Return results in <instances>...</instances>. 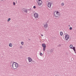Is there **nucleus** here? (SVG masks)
<instances>
[{"label": "nucleus", "mask_w": 76, "mask_h": 76, "mask_svg": "<svg viewBox=\"0 0 76 76\" xmlns=\"http://www.w3.org/2000/svg\"><path fill=\"white\" fill-rule=\"evenodd\" d=\"M40 56H42V53H40Z\"/></svg>", "instance_id": "obj_22"}, {"label": "nucleus", "mask_w": 76, "mask_h": 76, "mask_svg": "<svg viewBox=\"0 0 76 76\" xmlns=\"http://www.w3.org/2000/svg\"><path fill=\"white\" fill-rule=\"evenodd\" d=\"M69 29L70 30H72V27H70Z\"/></svg>", "instance_id": "obj_21"}, {"label": "nucleus", "mask_w": 76, "mask_h": 76, "mask_svg": "<svg viewBox=\"0 0 76 76\" xmlns=\"http://www.w3.org/2000/svg\"><path fill=\"white\" fill-rule=\"evenodd\" d=\"M29 40H30V39H29Z\"/></svg>", "instance_id": "obj_30"}, {"label": "nucleus", "mask_w": 76, "mask_h": 76, "mask_svg": "<svg viewBox=\"0 0 76 76\" xmlns=\"http://www.w3.org/2000/svg\"><path fill=\"white\" fill-rule=\"evenodd\" d=\"M13 5L14 6H15V2H13Z\"/></svg>", "instance_id": "obj_19"}, {"label": "nucleus", "mask_w": 76, "mask_h": 76, "mask_svg": "<svg viewBox=\"0 0 76 76\" xmlns=\"http://www.w3.org/2000/svg\"><path fill=\"white\" fill-rule=\"evenodd\" d=\"M32 58H31L30 57H29V62H31L32 61Z\"/></svg>", "instance_id": "obj_11"}, {"label": "nucleus", "mask_w": 76, "mask_h": 76, "mask_svg": "<svg viewBox=\"0 0 76 76\" xmlns=\"http://www.w3.org/2000/svg\"><path fill=\"white\" fill-rule=\"evenodd\" d=\"M34 9H36V6H34L33 7Z\"/></svg>", "instance_id": "obj_20"}, {"label": "nucleus", "mask_w": 76, "mask_h": 76, "mask_svg": "<svg viewBox=\"0 0 76 76\" xmlns=\"http://www.w3.org/2000/svg\"><path fill=\"white\" fill-rule=\"evenodd\" d=\"M42 3V2L41 0H38L37 1V4L38 6H41Z\"/></svg>", "instance_id": "obj_4"}, {"label": "nucleus", "mask_w": 76, "mask_h": 76, "mask_svg": "<svg viewBox=\"0 0 76 76\" xmlns=\"http://www.w3.org/2000/svg\"><path fill=\"white\" fill-rule=\"evenodd\" d=\"M13 46V45H12V44L11 43H10L9 44V46L10 47H12V46Z\"/></svg>", "instance_id": "obj_12"}, {"label": "nucleus", "mask_w": 76, "mask_h": 76, "mask_svg": "<svg viewBox=\"0 0 76 76\" xmlns=\"http://www.w3.org/2000/svg\"><path fill=\"white\" fill-rule=\"evenodd\" d=\"M10 18H9L8 20V22H9V21H10Z\"/></svg>", "instance_id": "obj_17"}, {"label": "nucleus", "mask_w": 76, "mask_h": 76, "mask_svg": "<svg viewBox=\"0 0 76 76\" xmlns=\"http://www.w3.org/2000/svg\"><path fill=\"white\" fill-rule=\"evenodd\" d=\"M51 3L50 2H49L48 4V7H51Z\"/></svg>", "instance_id": "obj_8"}, {"label": "nucleus", "mask_w": 76, "mask_h": 76, "mask_svg": "<svg viewBox=\"0 0 76 76\" xmlns=\"http://www.w3.org/2000/svg\"><path fill=\"white\" fill-rule=\"evenodd\" d=\"M23 44H24V42H21V45H23Z\"/></svg>", "instance_id": "obj_16"}, {"label": "nucleus", "mask_w": 76, "mask_h": 76, "mask_svg": "<svg viewBox=\"0 0 76 76\" xmlns=\"http://www.w3.org/2000/svg\"><path fill=\"white\" fill-rule=\"evenodd\" d=\"M58 47H61V45H58Z\"/></svg>", "instance_id": "obj_24"}, {"label": "nucleus", "mask_w": 76, "mask_h": 76, "mask_svg": "<svg viewBox=\"0 0 76 76\" xmlns=\"http://www.w3.org/2000/svg\"><path fill=\"white\" fill-rule=\"evenodd\" d=\"M20 49H22V48H23V47H22V46H20Z\"/></svg>", "instance_id": "obj_18"}, {"label": "nucleus", "mask_w": 76, "mask_h": 76, "mask_svg": "<svg viewBox=\"0 0 76 76\" xmlns=\"http://www.w3.org/2000/svg\"><path fill=\"white\" fill-rule=\"evenodd\" d=\"M23 10H24L25 12H26V13H27V12H28V10L25 8L23 9Z\"/></svg>", "instance_id": "obj_9"}, {"label": "nucleus", "mask_w": 76, "mask_h": 76, "mask_svg": "<svg viewBox=\"0 0 76 76\" xmlns=\"http://www.w3.org/2000/svg\"><path fill=\"white\" fill-rule=\"evenodd\" d=\"M54 15L55 17H59L60 16V14H59V12H54Z\"/></svg>", "instance_id": "obj_2"}, {"label": "nucleus", "mask_w": 76, "mask_h": 76, "mask_svg": "<svg viewBox=\"0 0 76 76\" xmlns=\"http://www.w3.org/2000/svg\"><path fill=\"white\" fill-rule=\"evenodd\" d=\"M42 47H43V51H45V48H46V45H45V44H42Z\"/></svg>", "instance_id": "obj_3"}, {"label": "nucleus", "mask_w": 76, "mask_h": 76, "mask_svg": "<svg viewBox=\"0 0 76 76\" xmlns=\"http://www.w3.org/2000/svg\"><path fill=\"white\" fill-rule=\"evenodd\" d=\"M28 60H29V58H28Z\"/></svg>", "instance_id": "obj_28"}, {"label": "nucleus", "mask_w": 76, "mask_h": 76, "mask_svg": "<svg viewBox=\"0 0 76 76\" xmlns=\"http://www.w3.org/2000/svg\"><path fill=\"white\" fill-rule=\"evenodd\" d=\"M65 39L66 40H68L69 39V36L68 34H66L65 36Z\"/></svg>", "instance_id": "obj_5"}, {"label": "nucleus", "mask_w": 76, "mask_h": 76, "mask_svg": "<svg viewBox=\"0 0 76 76\" xmlns=\"http://www.w3.org/2000/svg\"><path fill=\"white\" fill-rule=\"evenodd\" d=\"M34 16L35 18H37L38 17V14L35 13L34 14Z\"/></svg>", "instance_id": "obj_7"}, {"label": "nucleus", "mask_w": 76, "mask_h": 76, "mask_svg": "<svg viewBox=\"0 0 76 76\" xmlns=\"http://www.w3.org/2000/svg\"><path fill=\"white\" fill-rule=\"evenodd\" d=\"M48 22V21H47V22L46 23V24H45L44 25V27L45 28H47V27H48V24H47V22Z\"/></svg>", "instance_id": "obj_6"}, {"label": "nucleus", "mask_w": 76, "mask_h": 76, "mask_svg": "<svg viewBox=\"0 0 76 76\" xmlns=\"http://www.w3.org/2000/svg\"><path fill=\"white\" fill-rule=\"evenodd\" d=\"M1 0V1H3V0Z\"/></svg>", "instance_id": "obj_27"}, {"label": "nucleus", "mask_w": 76, "mask_h": 76, "mask_svg": "<svg viewBox=\"0 0 76 76\" xmlns=\"http://www.w3.org/2000/svg\"><path fill=\"white\" fill-rule=\"evenodd\" d=\"M53 50L51 49L50 50V53H52L53 52Z\"/></svg>", "instance_id": "obj_13"}, {"label": "nucleus", "mask_w": 76, "mask_h": 76, "mask_svg": "<svg viewBox=\"0 0 76 76\" xmlns=\"http://www.w3.org/2000/svg\"><path fill=\"white\" fill-rule=\"evenodd\" d=\"M68 26H70V25H69Z\"/></svg>", "instance_id": "obj_29"}, {"label": "nucleus", "mask_w": 76, "mask_h": 76, "mask_svg": "<svg viewBox=\"0 0 76 76\" xmlns=\"http://www.w3.org/2000/svg\"><path fill=\"white\" fill-rule=\"evenodd\" d=\"M72 49H73V50L74 51H75V53L76 54V49H75V47H73V48H72Z\"/></svg>", "instance_id": "obj_10"}, {"label": "nucleus", "mask_w": 76, "mask_h": 76, "mask_svg": "<svg viewBox=\"0 0 76 76\" xmlns=\"http://www.w3.org/2000/svg\"><path fill=\"white\" fill-rule=\"evenodd\" d=\"M41 37H43V35L41 34Z\"/></svg>", "instance_id": "obj_26"}, {"label": "nucleus", "mask_w": 76, "mask_h": 76, "mask_svg": "<svg viewBox=\"0 0 76 76\" xmlns=\"http://www.w3.org/2000/svg\"><path fill=\"white\" fill-rule=\"evenodd\" d=\"M60 35L61 36H62V35H63V32H62V31H61L60 32Z\"/></svg>", "instance_id": "obj_15"}, {"label": "nucleus", "mask_w": 76, "mask_h": 76, "mask_svg": "<svg viewBox=\"0 0 76 76\" xmlns=\"http://www.w3.org/2000/svg\"><path fill=\"white\" fill-rule=\"evenodd\" d=\"M61 4L62 6H64V3H62Z\"/></svg>", "instance_id": "obj_23"}, {"label": "nucleus", "mask_w": 76, "mask_h": 76, "mask_svg": "<svg viewBox=\"0 0 76 76\" xmlns=\"http://www.w3.org/2000/svg\"><path fill=\"white\" fill-rule=\"evenodd\" d=\"M70 48L71 49H72V47H73V45H71L69 46Z\"/></svg>", "instance_id": "obj_14"}, {"label": "nucleus", "mask_w": 76, "mask_h": 76, "mask_svg": "<svg viewBox=\"0 0 76 76\" xmlns=\"http://www.w3.org/2000/svg\"><path fill=\"white\" fill-rule=\"evenodd\" d=\"M31 8H30V9H29V10L30 11H31Z\"/></svg>", "instance_id": "obj_25"}, {"label": "nucleus", "mask_w": 76, "mask_h": 76, "mask_svg": "<svg viewBox=\"0 0 76 76\" xmlns=\"http://www.w3.org/2000/svg\"><path fill=\"white\" fill-rule=\"evenodd\" d=\"M16 3L17 1H16Z\"/></svg>", "instance_id": "obj_31"}, {"label": "nucleus", "mask_w": 76, "mask_h": 76, "mask_svg": "<svg viewBox=\"0 0 76 76\" xmlns=\"http://www.w3.org/2000/svg\"><path fill=\"white\" fill-rule=\"evenodd\" d=\"M12 66L13 69H16L18 67V64L16 62H14L12 64Z\"/></svg>", "instance_id": "obj_1"}]
</instances>
